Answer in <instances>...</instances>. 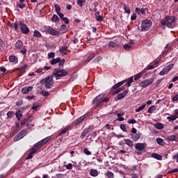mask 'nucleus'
<instances>
[{
  "mask_svg": "<svg viewBox=\"0 0 178 178\" xmlns=\"http://www.w3.org/2000/svg\"><path fill=\"white\" fill-rule=\"evenodd\" d=\"M147 145L145 143H136L135 145L136 153L138 155H141L143 152H145Z\"/></svg>",
  "mask_w": 178,
  "mask_h": 178,
  "instance_id": "nucleus-6",
  "label": "nucleus"
},
{
  "mask_svg": "<svg viewBox=\"0 0 178 178\" xmlns=\"http://www.w3.org/2000/svg\"><path fill=\"white\" fill-rule=\"evenodd\" d=\"M152 158H155V159H158V161H162V156L156 154V153H153L152 154Z\"/></svg>",
  "mask_w": 178,
  "mask_h": 178,
  "instance_id": "nucleus-27",
  "label": "nucleus"
},
{
  "mask_svg": "<svg viewBox=\"0 0 178 178\" xmlns=\"http://www.w3.org/2000/svg\"><path fill=\"white\" fill-rule=\"evenodd\" d=\"M161 26H167L168 29H173L174 27H176L175 24H172L170 22H168V20H161Z\"/></svg>",
  "mask_w": 178,
  "mask_h": 178,
  "instance_id": "nucleus-12",
  "label": "nucleus"
},
{
  "mask_svg": "<svg viewBox=\"0 0 178 178\" xmlns=\"http://www.w3.org/2000/svg\"><path fill=\"white\" fill-rule=\"evenodd\" d=\"M125 81H126V80H124V81L117 83L112 87V90H118L119 88V87H121V86H123V84H124V83H125Z\"/></svg>",
  "mask_w": 178,
  "mask_h": 178,
  "instance_id": "nucleus-19",
  "label": "nucleus"
},
{
  "mask_svg": "<svg viewBox=\"0 0 178 178\" xmlns=\"http://www.w3.org/2000/svg\"><path fill=\"white\" fill-rule=\"evenodd\" d=\"M33 37H36L37 38H42V35L38 30H35L33 32Z\"/></svg>",
  "mask_w": 178,
  "mask_h": 178,
  "instance_id": "nucleus-24",
  "label": "nucleus"
},
{
  "mask_svg": "<svg viewBox=\"0 0 178 178\" xmlns=\"http://www.w3.org/2000/svg\"><path fill=\"white\" fill-rule=\"evenodd\" d=\"M156 129H158L159 130H162L163 129V124L161 122H157L155 125Z\"/></svg>",
  "mask_w": 178,
  "mask_h": 178,
  "instance_id": "nucleus-38",
  "label": "nucleus"
},
{
  "mask_svg": "<svg viewBox=\"0 0 178 178\" xmlns=\"http://www.w3.org/2000/svg\"><path fill=\"white\" fill-rule=\"evenodd\" d=\"M23 47V42L20 40H18L15 44V48L17 51H19V49H22Z\"/></svg>",
  "mask_w": 178,
  "mask_h": 178,
  "instance_id": "nucleus-15",
  "label": "nucleus"
},
{
  "mask_svg": "<svg viewBox=\"0 0 178 178\" xmlns=\"http://www.w3.org/2000/svg\"><path fill=\"white\" fill-rule=\"evenodd\" d=\"M175 66V64H170L168 65H167L166 67H165V68L168 71L170 72V70H172V69H173V67Z\"/></svg>",
  "mask_w": 178,
  "mask_h": 178,
  "instance_id": "nucleus-50",
  "label": "nucleus"
},
{
  "mask_svg": "<svg viewBox=\"0 0 178 178\" xmlns=\"http://www.w3.org/2000/svg\"><path fill=\"white\" fill-rule=\"evenodd\" d=\"M129 94V90H125L123 92L119 93L117 96L118 100L123 99Z\"/></svg>",
  "mask_w": 178,
  "mask_h": 178,
  "instance_id": "nucleus-13",
  "label": "nucleus"
},
{
  "mask_svg": "<svg viewBox=\"0 0 178 178\" xmlns=\"http://www.w3.org/2000/svg\"><path fill=\"white\" fill-rule=\"evenodd\" d=\"M168 141H175L176 140V136L175 135H170L167 136Z\"/></svg>",
  "mask_w": 178,
  "mask_h": 178,
  "instance_id": "nucleus-41",
  "label": "nucleus"
},
{
  "mask_svg": "<svg viewBox=\"0 0 178 178\" xmlns=\"http://www.w3.org/2000/svg\"><path fill=\"white\" fill-rule=\"evenodd\" d=\"M106 176H107L108 178H113L115 177V175L113 174V172H111V171H107Z\"/></svg>",
  "mask_w": 178,
  "mask_h": 178,
  "instance_id": "nucleus-43",
  "label": "nucleus"
},
{
  "mask_svg": "<svg viewBox=\"0 0 178 178\" xmlns=\"http://www.w3.org/2000/svg\"><path fill=\"white\" fill-rule=\"evenodd\" d=\"M123 48L125 49V51H131L133 49V47L129 44H124Z\"/></svg>",
  "mask_w": 178,
  "mask_h": 178,
  "instance_id": "nucleus-42",
  "label": "nucleus"
},
{
  "mask_svg": "<svg viewBox=\"0 0 178 178\" xmlns=\"http://www.w3.org/2000/svg\"><path fill=\"white\" fill-rule=\"evenodd\" d=\"M134 81V79H133V76H131L128 79L127 83L125 84L127 87H130L131 86V83Z\"/></svg>",
  "mask_w": 178,
  "mask_h": 178,
  "instance_id": "nucleus-29",
  "label": "nucleus"
},
{
  "mask_svg": "<svg viewBox=\"0 0 178 178\" xmlns=\"http://www.w3.org/2000/svg\"><path fill=\"white\" fill-rule=\"evenodd\" d=\"M165 19L168 23H170L171 24H175L174 23L176 22V17L175 16H166Z\"/></svg>",
  "mask_w": 178,
  "mask_h": 178,
  "instance_id": "nucleus-14",
  "label": "nucleus"
},
{
  "mask_svg": "<svg viewBox=\"0 0 178 178\" xmlns=\"http://www.w3.org/2000/svg\"><path fill=\"white\" fill-rule=\"evenodd\" d=\"M13 27H14L15 31H19V22H15L13 24Z\"/></svg>",
  "mask_w": 178,
  "mask_h": 178,
  "instance_id": "nucleus-48",
  "label": "nucleus"
},
{
  "mask_svg": "<svg viewBox=\"0 0 178 178\" xmlns=\"http://www.w3.org/2000/svg\"><path fill=\"white\" fill-rule=\"evenodd\" d=\"M143 77V73L140 72L135 75L134 80L137 81V80H139V79H141Z\"/></svg>",
  "mask_w": 178,
  "mask_h": 178,
  "instance_id": "nucleus-47",
  "label": "nucleus"
},
{
  "mask_svg": "<svg viewBox=\"0 0 178 178\" xmlns=\"http://www.w3.org/2000/svg\"><path fill=\"white\" fill-rule=\"evenodd\" d=\"M73 127L72 125H68L67 127H65L60 133L59 134H66V133H67V131H69V130H72V128Z\"/></svg>",
  "mask_w": 178,
  "mask_h": 178,
  "instance_id": "nucleus-20",
  "label": "nucleus"
},
{
  "mask_svg": "<svg viewBox=\"0 0 178 178\" xmlns=\"http://www.w3.org/2000/svg\"><path fill=\"white\" fill-rule=\"evenodd\" d=\"M15 116L17 119V120L19 122L20 119H22V117L23 116V113L20 110H18L15 113Z\"/></svg>",
  "mask_w": 178,
  "mask_h": 178,
  "instance_id": "nucleus-23",
  "label": "nucleus"
},
{
  "mask_svg": "<svg viewBox=\"0 0 178 178\" xmlns=\"http://www.w3.org/2000/svg\"><path fill=\"white\" fill-rule=\"evenodd\" d=\"M169 71L167 70L165 67L159 72L160 76H165V74H168Z\"/></svg>",
  "mask_w": 178,
  "mask_h": 178,
  "instance_id": "nucleus-39",
  "label": "nucleus"
},
{
  "mask_svg": "<svg viewBox=\"0 0 178 178\" xmlns=\"http://www.w3.org/2000/svg\"><path fill=\"white\" fill-rule=\"evenodd\" d=\"M54 78L52 76H47L45 77L44 79H42L40 81L41 84H44V87L46 88H52L54 86Z\"/></svg>",
  "mask_w": 178,
  "mask_h": 178,
  "instance_id": "nucleus-3",
  "label": "nucleus"
},
{
  "mask_svg": "<svg viewBox=\"0 0 178 178\" xmlns=\"http://www.w3.org/2000/svg\"><path fill=\"white\" fill-rule=\"evenodd\" d=\"M90 176H92V177H97V176H98V175H99V173L98 172L97 170L95 169H91L90 170Z\"/></svg>",
  "mask_w": 178,
  "mask_h": 178,
  "instance_id": "nucleus-21",
  "label": "nucleus"
},
{
  "mask_svg": "<svg viewBox=\"0 0 178 178\" xmlns=\"http://www.w3.org/2000/svg\"><path fill=\"white\" fill-rule=\"evenodd\" d=\"M48 57L49 58H55V52H51L48 54Z\"/></svg>",
  "mask_w": 178,
  "mask_h": 178,
  "instance_id": "nucleus-62",
  "label": "nucleus"
},
{
  "mask_svg": "<svg viewBox=\"0 0 178 178\" xmlns=\"http://www.w3.org/2000/svg\"><path fill=\"white\" fill-rule=\"evenodd\" d=\"M65 59H60V57H58L56 58H53L51 60L50 63L52 65H56V63H58V67H62V66H63V65H65Z\"/></svg>",
  "mask_w": 178,
  "mask_h": 178,
  "instance_id": "nucleus-8",
  "label": "nucleus"
},
{
  "mask_svg": "<svg viewBox=\"0 0 178 178\" xmlns=\"http://www.w3.org/2000/svg\"><path fill=\"white\" fill-rule=\"evenodd\" d=\"M15 115V113L13 111H8L7 113V116L9 118V119H12L13 118V115Z\"/></svg>",
  "mask_w": 178,
  "mask_h": 178,
  "instance_id": "nucleus-53",
  "label": "nucleus"
},
{
  "mask_svg": "<svg viewBox=\"0 0 178 178\" xmlns=\"http://www.w3.org/2000/svg\"><path fill=\"white\" fill-rule=\"evenodd\" d=\"M111 97H102V104H104V102L105 103H108L109 102V99H110Z\"/></svg>",
  "mask_w": 178,
  "mask_h": 178,
  "instance_id": "nucleus-60",
  "label": "nucleus"
},
{
  "mask_svg": "<svg viewBox=\"0 0 178 178\" xmlns=\"http://www.w3.org/2000/svg\"><path fill=\"white\" fill-rule=\"evenodd\" d=\"M177 119V115H171L169 117H167V120L168 122H173L174 120H176Z\"/></svg>",
  "mask_w": 178,
  "mask_h": 178,
  "instance_id": "nucleus-33",
  "label": "nucleus"
},
{
  "mask_svg": "<svg viewBox=\"0 0 178 178\" xmlns=\"http://www.w3.org/2000/svg\"><path fill=\"white\" fill-rule=\"evenodd\" d=\"M68 73L65 69L55 68L53 72V75L56 77V80H60L62 77H66Z\"/></svg>",
  "mask_w": 178,
  "mask_h": 178,
  "instance_id": "nucleus-1",
  "label": "nucleus"
},
{
  "mask_svg": "<svg viewBox=\"0 0 178 178\" xmlns=\"http://www.w3.org/2000/svg\"><path fill=\"white\" fill-rule=\"evenodd\" d=\"M28 65L25 64L23 66H22L21 67L18 68V70H20V72H22V70H26V69H27L28 67Z\"/></svg>",
  "mask_w": 178,
  "mask_h": 178,
  "instance_id": "nucleus-57",
  "label": "nucleus"
},
{
  "mask_svg": "<svg viewBox=\"0 0 178 178\" xmlns=\"http://www.w3.org/2000/svg\"><path fill=\"white\" fill-rule=\"evenodd\" d=\"M120 129L122 131H126V124H122L120 125Z\"/></svg>",
  "mask_w": 178,
  "mask_h": 178,
  "instance_id": "nucleus-63",
  "label": "nucleus"
},
{
  "mask_svg": "<svg viewBox=\"0 0 178 178\" xmlns=\"http://www.w3.org/2000/svg\"><path fill=\"white\" fill-rule=\"evenodd\" d=\"M30 91H33V86L24 87L22 89V94H29Z\"/></svg>",
  "mask_w": 178,
  "mask_h": 178,
  "instance_id": "nucleus-16",
  "label": "nucleus"
},
{
  "mask_svg": "<svg viewBox=\"0 0 178 178\" xmlns=\"http://www.w3.org/2000/svg\"><path fill=\"white\" fill-rule=\"evenodd\" d=\"M9 60L10 62H12L13 63H17L19 62V59L17 58V56L15 55H11L9 56Z\"/></svg>",
  "mask_w": 178,
  "mask_h": 178,
  "instance_id": "nucleus-18",
  "label": "nucleus"
},
{
  "mask_svg": "<svg viewBox=\"0 0 178 178\" xmlns=\"http://www.w3.org/2000/svg\"><path fill=\"white\" fill-rule=\"evenodd\" d=\"M156 143L159 145H165V140H163V139H162L161 138H159L156 139Z\"/></svg>",
  "mask_w": 178,
  "mask_h": 178,
  "instance_id": "nucleus-35",
  "label": "nucleus"
},
{
  "mask_svg": "<svg viewBox=\"0 0 178 178\" xmlns=\"http://www.w3.org/2000/svg\"><path fill=\"white\" fill-rule=\"evenodd\" d=\"M172 102H175L176 101H178V94L175 95L172 98Z\"/></svg>",
  "mask_w": 178,
  "mask_h": 178,
  "instance_id": "nucleus-64",
  "label": "nucleus"
},
{
  "mask_svg": "<svg viewBox=\"0 0 178 178\" xmlns=\"http://www.w3.org/2000/svg\"><path fill=\"white\" fill-rule=\"evenodd\" d=\"M170 49H172V46L170 44H167L162 51V55H168V52H169Z\"/></svg>",
  "mask_w": 178,
  "mask_h": 178,
  "instance_id": "nucleus-17",
  "label": "nucleus"
},
{
  "mask_svg": "<svg viewBox=\"0 0 178 178\" xmlns=\"http://www.w3.org/2000/svg\"><path fill=\"white\" fill-rule=\"evenodd\" d=\"M127 123H129V124H134L137 123V121L136 120V119L133 118L131 120H129L127 121Z\"/></svg>",
  "mask_w": 178,
  "mask_h": 178,
  "instance_id": "nucleus-55",
  "label": "nucleus"
},
{
  "mask_svg": "<svg viewBox=\"0 0 178 178\" xmlns=\"http://www.w3.org/2000/svg\"><path fill=\"white\" fill-rule=\"evenodd\" d=\"M17 8H19V9H24V8H26V4L21 3H17L16 4Z\"/></svg>",
  "mask_w": 178,
  "mask_h": 178,
  "instance_id": "nucleus-51",
  "label": "nucleus"
},
{
  "mask_svg": "<svg viewBox=\"0 0 178 178\" xmlns=\"http://www.w3.org/2000/svg\"><path fill=\"white\" fill-rule=\"evenodd\" d=\"M124 90V88H119L118 89H116L115 91L113 92V95H116V94H119V92H121V91H123Z\"/></svg>",
  "mask_w": 178,
  "mask_h": 178,
  "instance_id": "nucleus-36",
  "label": "nucleus"
},
{
  "mask_svg": "<svg viewBox=\"0 0 178 178\" xmlns=\"http://www.w3.org/2000/svg\"><path fill=\"white\" fill-rule=\"evenodd\" d=\"M49 30V26H42L40 29V31H42V33H45L46 34H48Z\"/></svg>",
  "mask_w": 178,
  "mask_h": 178,
  "instance_id": "nucleus-31",
  "label": "nucleus"
},
{
  "mask_svg": "<svg viewBox=\"0 0 178 178\" xmlns=\"http://www.w3.org/2000/svg\"><path fill=\"white\" fill-rule=\"evenodd\" d=\"M108 47H111V48H116V47H119V44L113 41H111L108 42Z\"/></svg>",
  "mask_w": 178,
  "mask_h": 178,
  "instance_id": "nucleus-32",
  "label": "nucleus"
},
{
  "mask_svg": "<svg viewBox=\"0 0 178 178\" xmlns=\"http://www.w3.org/2000/svg\"><path fill=\"white\" fill-rule=\"evenodd\" d=\"M19 27L22 34H29V33H30V29H29V26L22 21L19 22Z\"/></svg>",
  "mask_w": 178,
  "mask_h": 178,
  "instance_id": "nucleus-7",
  "label": "nucleus"
},
{
  "mask_svg": "<svg viewBox=\"0 0 178 178\" xmlns=\"http://www.w3.org/2000/svg\"><path fill=\"white\" fill-rule=\"evenodd\" d=\"M91 131V129L90 128H86L83 130L82 134H88Z\"/></svg>",
  "mask_w": 178,
  "mask_h": 178,
  "instance_id": "nucleus-58",
  "label": "nucleus"
},
{
  "mask_svg": "<svg viewBox=\"0 0 178 178\" xmlns=\"http://www.w3.org/2000/svg\"><path fill=\"white\" fill-rule=\"evenodd\" d=\"M19 52H21V54H22L23 55H26V54H27V49L26 46H23L22 49H19Z\"/></svg>",
  "mask_w": 178,
  "mask_h": 178,
  "instance_id": "nucleus-44",
  "label": "nucleus"
},
{
  "mask_svg": "<svg viewBox=\"0 0 178 178\" xmlns=\"http://www.w3.org/2000/svg\"><path fill=\"white\" fill-rule=\"evenodd\" d=\"M104 97H105V94L104 93L99 95L93 99L92 104L95 105L96 108H101L102 106V98Z\"/></svg>",
  "mask_w": 178,
  "mask_h": 178,
  "instance_id": "nucleus-4",
  "label": "nucleus"
},
{
  "mask_svg": "<svg viewBox=\"0 0 178 178\" xmlns=\"http://www.w3.org/2000/svg\"><path fill=\"white\" fill-rule=\"evenodd\" d=\"M51 136H48L45 138H44L43 140L38 142L37 143H35L33 146V147L32 148V149L35 152H37L38 150L40 149V148H41L43 145H45V144H47L48 143V141H49L51 140Z\"/></svg>",
  "mask_w": 178,
  "mask_h": 178,
  "instance_id": "nucleus-2",
  "label": "nucleus"
},
{
  "mask_svg": "<svg viewBox=\"0 0 178 178\" xmlns=\"http://www.w3.org/2000/svg\"><path fill=\"white\" fill-rule=\"evenodd\" d=\"M116 115H117V116H118L117 120H118L119 122H123V120H124V118L122 117V116H123V115H124V114L117 113Z\"/></svg>",
  "mask_w": 178,
  "mask_h": 178,
  "instance_id": "nucleus-34",
  "label": "nucleus"
},
{
  "mask_svg": "<svg viewBox=\"0 0 178 178\" xmlns=\"http://www.w3.org/2000/svg\"><path fill=\"white\" fill-rule=\"evenodd\" d=\"M21 138H23V135H17V136L14 138V140H15V141H19V140H21Z\"/></svg>",
  "mask_w": 178,
  "mask_h": 178,
  "instance_id": "nucleus-56",
  "label": "nucleus"
},
{
  "mask_svg": "<svg viewBox=\"0 0 178 178\" xmlns=\"http://www.w3.org/2000/svg\"><path fill=\"white\" fill-rule=\"evenodd\" d=\"M33 154H35V152L33 151V149H31V152L29 154L28 156L26 157V159H31V158H33Z\"/></svg>",
  "mask_w": 178,
  "mask_h": 178,
  "instance_id": "nucleus-46",
  "label": "nucleus"
},
{
  "mask_svg": "<svg viewBox=\"0 0 178 178\" xmlns=\"http://www.w3.org/2000/svg\"><path fill=\"white\" fill-rule=\"evenodd\" d=\"M51 22H53V23H58V22H59V20H60V19L59 18V17H58V15H54L53 17L51 19Z\"/></svg>",
  "mask_w": 178,
  "mask_h": 178,
  "instance_id": "nucleus-25",
  "label": "nucleus"
},
{
  "mask_svg": "<svg viewBox=\"0 0 178 178\" xmlns=\"http://www.w3.org/2000/svg\"><path fill=\"white\" fill-rule=\"evenodd\" d=\"M156 111V106L155 105L151 106L149 108H148V113H154V111Z\"/></svg>",
  "mask_w": 178,
  "mask_h": 178,
  "instance_id": "nucleus-28",
  "label": "nucleus"
},
{
  "mask_svg": "<svg viewBox=\"0 0 178 178\" xmlns=\"http://www.w3.org/2000/svg\"><path fill=\"white\" fill-rule=\"evenodd\" d=\"M86 119V115H82L79 117L78 119L75 120L74 122L72 123V126H77V124H80L83 120Z\"/></svg>",
  "mask_w": 178,
  "mask_h": 178,
  "instance_id": "nucleus-11",
  "label": "nucleus"
},
{
  "mask_svg": "<svg viewBox=\"0 0 178 178\" xmlns=\"http://www.w3.org/2000/svg\"><path fill=\"white\" fill-rule=\"evenodd\" d=\"M66 52H67V47L65 45H63L60 49V53L61 54V55H66Z\"/></svg>",
  "mask_w": 178,
  "mask_h": 178,
  "instance_id": "nucleus-22",
  "label": "nucleus"
},
{
  "mask_svg": "<svg viewBox=\"0 0 178 178\" xmlns=\"http://www.w3.org/2000/svg\"><path fill=\"white\" fill-rule=\"evenodd\" d=\"M124 143L127 144V145H128V147H132L133 145H134V143L129 139H124Z\"/></svg>",
  "mask_w": 178,
  "mask_h": 178,
  "instance_id": "nucleus-26",
  "label": "nucleus"
},
{
  "mask_svg": "<svg viewBox=\"0 0 178 178\" xmlns=\"http://www.w3.org/2000/svg\"><path fill=\"white\" fill-rule=\"evenodd\" d=\"M40 106V104L38 103H34L33 104V106L31 107V109H33V111H38V108Z\"/></svg>",
  "mask_w": 178,
  "mask_h": 178,
  "instance_id": "nucleus-40",
  "label": "nucleus"
},
{
  "mask_svg": "<svg viewBox=\"0 0 178 178\" xmlns=\"http://www.w3.org/2000/svg\"><path fill=\"white\" fill-rule=\"evenodd\" d=\"M152 26V22L149 19H144L141 23L140 31H148L149 28Z\"/></svg>",
  "mask_w": 178,
  "mask_h": 178,
  "instance_id": "nucleus-5",
  "label": "nucleus"
},
{
  "mask_svg": "<svg viewBox=\"0 0 178 178\" xmlns=\"http://www.w3.org/2000/svg\"><path fill=\"white\" fill-rule=\"evenodd\" d=\"M154 83V79L150 78L149 79H146L140 83V86L142 88H147L148 86H151Z\"/></svg>",
  "mask_w": 178,
  "mask_h": 178,
  "instance_id": "nucleus-9",
  "label": "nucleus"
},
{
  "mask_svg": "<svg viewBox=\"0 0 178 178\" xmlns=\"http://www.w3.org/2000/svg\"><path fill=\"white\" fill-rule=\"evenodd\" d=\"M47 34H49L50 35L56 36V37H59L60 35V32L55 30L54 28L49 26V32Z\"/></svg>",
  "mask_w": 178,
  "mask_h": 178,
  "instance_id": "nucleus-10",
  "label": "nucleus"
},
{
  "mask_svg": "<svg viewBox=\"0 0 178 178\" xmlns=\"http://www.w3.org/2000/svg\"><path fill=\"white\" fill-rule=\"evenodd\" d=\"M66 169L68 170H71V169H73V164L72 163H68L67 165H65Z\"/></svg>",
  "mask_w": 178,
  "mask_h": 178,
  "instance_id": "nucleus-59",
  "label": "nucleus"
},
{
  "mask_svg": "<svg viewBox=\"0 0 178 178\" xmlns=\"http://www.w3.org/2000/svg\"><path fill=\"white\" fill-rule=\"evenodd\" d=\"M54 8H55V10L57 14H59L60 13V6H59V5L58 4H54Z\"/></svg>",
  "mask_w": 178,
  "mask_h": 178,
  "instance_id": "nucleus-45",
  "label": "nucleus"
},
{
  "mask_svg": "<svg viewBox=\"0 0 178 178\" xmlns=\"http://www.w3.org/2000/svg\"><path fill=\"white\" fill-rule=\"evenodd\" d=\"M76 3L79 5V6L83 8V6H84V3H86V0H78Z\"/></svg>",
  "mask_w": 178,
  "mask_h": 178,
  "instance_id": "nucleus-37",
  "label": "nucleus"
},
{
  "mask_svg": "<svg viewBox=\"0 0 178 178\" xmlns=\"http://www.w3.org/2000/svg\"><path fill=\"white\" fill-rule=\"evenodd\" d=\"M124 10L125 13H127L128 15H130V13L131 12V11L130 10V8H127V7L126 6V5L124 6Z\"/></svg>",
  "mask_w": 178,
  "mask_h": 178,
  "instance_id": "nucleus-54",
  "label": "nucleus"
},
{
  "mask_svg": "<svg viewBox=\"0 0 178 178\" xmlns=\"http://www.w3.org/2000/svg\"><path fill=\"white\" fill-rule=\"evenodd\" d=\"M145 108V104H143L141 106L136 109V112H141L143 109Z\"/></svg>",
  "mask_w": 178,
  "mask_h": 178,
  "instance_id": "nucleus-52",
  "label": "nucleus"
},
{
  "mask_svg": "<svg viewBox=\"0 0 178 178\" xmlns=\"http://www.w3.org/2000/svg\"><path fill=\"white\" fill-rule=\"evenodd\" d=\"M97 22H102L104 20V17L102 15H99L96 17Z\"/></svg>",
  "mask_w": 178,
  "mask_h": 178,
  "instance_id": "nucleus-61",
  "label": "nucleus"
},
{
  "mask_svg": "<svg viewBox=\"0 0 178 178\" xmlns=\"http://www.w3.org/2000/svg\"><path fill=\"white\" fill-rule=\"evenodd\" d=\"M100 60H102V57L101 56H97L95 58V59H94L92 60V63H98V62H99Z\"/></svg>",
  "mask_w": 178,
  "mask_h": 178,
  "instance_id": "nucleus-49",
  "label": "nucleus"
},
{
  "mask_svg": "<svg viewBox=\"0 0 178 178\" xmlns=\"http://www.w3.org/2000/svg\"><path fill=\"white\" fill-rule=\"evenodd\" d=\"M140 138V136L139 134H132L131 135V139L133 141H138V139Z\"/></svg>",
  "mask_w": 178,
  "mask_h": 178,
  "instance_id": "nucleus-30",
  "label": "nucleus"
}]
</instances>
